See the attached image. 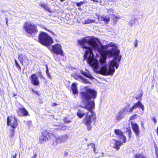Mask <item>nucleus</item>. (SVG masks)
Returning <instances> with one entry per match:
<instances>
[{"mask_svg":"<svg viewBox=\"0 0 158 158\" xmlns=\"http://www.w3.org/2000/svg\"><path fill=\"white\" fill-rule=\"evenodd\" d=\"M88 146L89 148H93V150L94 152L95 153V144L94 143H91L88 145Z\"/></svg>","mask_w":158,"mask_h":158,"instance_id":"obj_23","label":"nucleus"},{"mask_svg":"<svg viewBox=\"0 0 158 158\" xmlns=\"http://www.w3.org/2000/svg\"><path fill=\"white\" fill-rule=\"evenodd\" d=\"M52 136L55 139V141L57 144L64 142L69 137L68 134L57 135H54L53 133Z\"/></svg>","mask_w":158,"mask_h":158,"instance_id":"obj_7","label":"nucleus"},{"mask_svg":"<svg viewBox=\"0 0 158 158\" xmlns=\"http://www.w3.org/2000/svg\"><path fill=\"white\" fill-rule=\"evenodd\" d=\"M65 122H66V123H69V122H70V121L69 120H65Z\"/></svg>","mask_w":158,"mask_h":158,"instance_id":"obj_41","label":"nucleus"},{"mask_svg":"<svg viewBox=\"0 0 158 158\" xmlns=\"http://www.w3.org/2000/svg\"><path fill=\"white\" fill-rule=\"evenodd\" d=\"M7 120L8 126L10 125L13 129L15 128L18 126L17 119L15 116L8 117Z\"/></svg>","mask_w":158,"mask_h":158,"instance_id":"obj_6","label":"nucleus"},{"mask_svg":"<svg viewBox=\"0 0 158 158\" xmlns=\"http://www.w3.org/2000/svg\"><path fill=\"white\" fill-rule=\"evenodd\" d=\"M31 158H35V157H32Z\"/></svg>","mask_w":158,"mask_h":158,"instance_id":"obj_46","label":"nucleus"},{"mask_svg":"<svg viewBox=\"0 0 158 158\" xmlns=\"http://www.w3.org/2000/svg\"><path fill=\"white\" fill-rule=\"evenodd\" d=\"M45 30H48V31L50 32L51 33H52V35H54V36H56V35L55 34L54 32H53L52 31H50L49 30H48L47 28H45Z\"/></svg>","mask_w":158,"mask_h":158,"instance_id":"obj_32","label":"nucleus"},{"mask_svg":"<svg viewBox=\"0 0 158 158\" xmlns=\"http://www.w3.org/2000/svg\"><path fill=\"white\" fill-rule=\"evenodd\" d=\"M92 1H93L96 2H98V1L97 0H91Z\"/></svg>","mask_w":158,"mask_h":158,"instance_id":"obj_42","label":"nucleus"},{"mask_svg":"<svg viewBox=\"0 0 158 158\" xmlns=\"http://www.w3.org/2000/svg\"><path fill=\"white\" fill-rule=\"evenodd\" d=\"M137 118V114H134L132 115L130 118V120H133Z\"/></svg>","mask_w":158,"mask_h":158,"instance_id":"obj_30","label":"nucleus"},{"mask_svg":"<svg viewBox=\"0 0 158 158\" xmlns=\"http://www.w3.org/2000/svg\"><path fill=\"white\" fill-rule=\"evenodd\" d=\"M139 107L141 108L143 111L144 110V108L143 105L142 103L140 101H139L137 103H135L133 106L129 110H127V111L128 112H132L134 109Z\"/></svg>","mask_w":158,"mask_h":158,"instance_id":"obj_10","label":"nucleus"},{"mask_svg":"<svg viewBox=\"0 0 158 158\" xmlns=\"http://www.w3.org/2000/svg\"><path fill=\"white\" fill-rule=\"evenodd\" d=\"M39 76L41 78H42L43 79H44V77L43 76L42 74L41 73H40L39 74Z\"/></svg>","mask_w":158,"mask_h":158,"instance_id":"obj_37","label":"nucleus"},{"mask_svg":"<svg viewBox=\"0 0 158 158\" xmlns=\"http://www.w3.org/2000/svg\"><path fill=\"white\" fill-rule=\"evenodd\" d=\"M64 0H60V1H61V2H63V1H64Z\"/></svg>","mask_w":158,"mask_h":158,"instance_id":"obj_45","label":"nucleus"},{"mask_svg":"<svg viewBox=\"0 0 158 158\" xmlns=\"http://www.w3.org/2000/svg\"><path fill=\"white\" fill-rule=\"evenodd\" d=\"M152 120L154 122V123L155 124H156V123L157 122V121H156V118L155 117H153L152 118Z\"/></svg>","mask_w":158,"mask_h":158,"instance_id":"obj_33","label":"nucleus"},{"mask_svg":"<svg viewBox=\"0 0 158 158\" xmlns=\"http://www.w3.org/2000/svg\"><path fill=\"white\" fill-rule=\"evenodd\" d=\"M84 4V2H77L76 5L77 6H81Z\"/></svg>","mask_w":158,"mask_h":158,"instance_id":"obj_31","label":"nucleus"},{"mask_svg":"<svg viewBox=\"0 0 158 158\" xmlns=\"http://www.w3.org/2000/svg\"><path fill=\"white\" fill-rule=\"evenodd\" d=\"M114 132L115 134L118 136V139H120L123 143L126 142V138L123 134L121 130L120 129H115L114 130Z\"/></svg>","mask_w":158,"mask_h":158,"instance_id":"obj_9","label":"nucleus"},{"mask_svg":"<svg viewBox=\"0 0 158 158\" xmlns=\"http://www.w3.org/2000/svg\"><path fill=\"white\" fill-rule=\"evenodd\" d=\"M80 94L82 102L85 104L84 107L88 111L86 112L82 122L87 127V130L89 131L92 127L91 125L92 120L95 122L96 118V114L93 109L95 107L94 99L96 98L97 93L94 90L88 87H85L80 92Z\"/></svg>","mask_w":158,"mask_h":158,"instance_id":"obj_2","label":"nucleus"},{"mask_svg":"<svg viewBox=\"0 0 158 158\" xmlns=\"http://www.w3.org/2000/svg\"><path fill=\"white\" fill-rule=\"evenodd\" d=\"M17 154L15 153V155L13 156H12L11 158H16Z\"/></svg>","mask_w":158,"mask_h":158,"instance_id":"obj_35","label":"nucleus"},{"mask_svg":"<svg viewBox=\"0 0 158 158\" xmlns=\"http://www.w3.org/2000/svg\"><path fill=\"white\" fill-rule=\"evenodd\" d=\"M46 74L47 75V76L50 79H51L52 78V77H51V76L50 75V74L49 73L48 69V66L46 65Z\"/></svg>","mask_w":158,"mask_h":158,"instance_id":"obj_26","label":"nucleus"},{"mask_svg":"<svg viewBox=\"0 0 158 158\" xmlns=\"http://www.w3.org/2000/svg\"><path fill=\"white\" fill-rule=\"evenodd\" d=\"M52 51L55 53L63 56L64 53L61 45L56 44L52 46Z\"/></svg>","mask_w":158,"mask_h":158,"instance_id":"obj_8","label":"nucleus"},{"mask_svg":"<svg viewBox=\"0 0 158 158\" xmlns=\"http://www.w3.org/2000/svg\"><path fill=\"white\" fill-rule=\"evenodd\" d=\"M66 127L64 126H61L59 127L56 130H65Z\"/></svg>","mask_w":158,"mask_h":158,"instance_id":"obj_28","label":"nucleus"},{"mask_svg":"<svg viewBox=\"0 0 158 158\" xmlns=\"http://www.w3.org/2000/svg\"><path fill=\"white\" fill-rule=\"evenodd\" d=\"M17 112L18 115L19 116H30L28 111L24 107L19 108Z\"/></svg>","mask_w":158,"mask_h":158,"instance_id":"obj_11","label":"nucleus"},{"mask_svg":"<svg viewBox=\"0 0 158 158\" xmlns=\"http://www.w3.org/2000/svg\"><path fill=\"white\" fill-rule=\"evenodd\" d=\"M78 43L85 49L84 60L94 69L98 67V61L97 59L99 55L97 53L95 58L91 48L88 47L86 44L91 46L101 55L100 73L104 75H112L115 72L114 67L117 69L122 56L119 55L120 51L117 46L112 42L103 45L101 42L94 37H86L78 41Z\"/></svg>","mask_w":158,"mask_h":158,"instance_id":"obj_1","label":"nucleus"},{"mask_svg":"<svg viewBox=\"0 0 158 158\" xmlns=\"http://www.w3.org/2000/svg\"><path fill=\"white\" fill-rule=\"evenodd\" d=\"M39 40L40 43L46 46L50 45L53 42L52 37L44 32H41L39 35Z\"/></svg>","mask_w":158,"mask_h":158,"instance_id":"obj_3","label":"nucleus"},{"mask_svg":"<svg viewBox=\"0 0 158 158\" xmlns=\"http://www.w3.org/2000/svg\"><path fill=\"white\" fill-rule=\"evenodd\" d=\"M128 133H129V138H130L131 137V130H129Z\"/></svg>","mask_w":158,"mask_h":158,"instance_id":"obj_36","label":"nucleus"},{"mask_svg":"<svg viewBox=\"0 0 158 158\" xmlns=\"http://www.w3.org/2000/svg\"><path fill=\"white\" fill-rule=\"evenodd\" d=\"M86 114V112L84 110H79L77 113V115L80 118H82Z\"/></svg>","mask_w":158,"mask_h":158,"instance_id":"obj_20","label":"nucleus"},{"mask_svg":"<svg viewBox=\"0 0 158 158\" xmlns=\"http://www.w3.org/2000/svg\"><path fill=\"white\" fill-rule=\"evenodd\" d=\"M32 91H33V92H35V91H34V90L33 89H32Z\"/></svg>","mask_w":158,"mask_h":158,"instance_id":"obj_47","label":"nucleus"},{"mask_svg":"<svg viewBox=\"0 0 158 158\" xmlns=\"http://www.w3.org/2000/svg\"><path fill=\"white\" fill-rule=\"evenodd\" d=\"M102 156L103 157V156H104V153H103V152H102Z\"/></svg>","mask_w":158,"mask_h":158,"instance_id":"obj_43","label":"nucleus"},{"mask_svg":"<svg viewBox=\"0 0 158 158\" xmlns=\"http://www.w3.org/2000/svg\"><path fill=\"white\" fill-rule=\"evenodd\" d=\"M95 20H91L89 18L85 19L82 23L84 24H88L95 23Z\"/></svg>","mask_w":158,"mask_h":158,"instance_id":"obj_21","label":"nucleus"},{"mask_svg":"<svg viewBox=\"0 0 158 158\" xmlns=\"http://www.w3.org/2000/svg\"><path fill=\"white\" fill-rule=\"evenodd\" d=\"M101 21H103L106 23H107L110 20V17L109 16L106 15H102L101 17Z\"/></svg>","mask_w":158,"mask_h":158,"instance_id":"obj_19","label":"nucleus"},{"mask_svg":"<svg viewBox=\"0 0 158 158\" xmlns=\"http://www.w3.org/2000/svg\"><path fill=\"white\" fill-rule=\"evenodd\" d=\"M115 18H116V19H119V18H118V17H117V16H116V17H115Z\"/></svg>","mask_w":158,"mask_h":158,"instance_id":"obj_44","label":"nucleus"},{"mask_svg":"<svg viewBox=\"0 0 158 158\" xmlns=\"http://www.w3.org/2000/svg\"><path fill=\"white\" fill-rule=\"evenodd\" d=\"M112 143L114 144L113 148L116 149L117 150H118L120 146L123 145L121 142L117 140L113 139Z\"/></svg>","mask_w":158,"mask_h":158,"instance_id":"obj_15","label":"nucleus"},{"mask_svg":"<svg viewBox=\"0 0 158 158\" xmlns=\"http://www.w3.org/2000/svg\"><path fill=\"white\" fill-rule=\"evenodd\" d=\"M126 108L125 107L123 108L121 111L119 112L118 114L116 117V119L117 120H119L122 119L123 118L125 115V114L124 112L126 111Z\"/></svg>","mask_w":158,"mask_h":158,"instance_id":"obj_14","label":"nucleus"},{"mask_svg":"<svg viewBox=\"0 0 158 158\" xmlns=\"http://www.w3.org/2000/svg\"><path fill=\"white\" fill-rule=\"evenodd\" d=\"M86 72H84L82 70L81 71V73L82 75L85 76L91 79L94 78V77L91 74H90L89 72H88V71L87 70V69H86Z\"/></svg>","mask_w":158,"mask_h":158,"instance_id":"obj_17","label":"nucleus"},{"mask_svg":"<svg viewBox=\"0 0 158 158\" xmlns=\"http://www.w3.org/2000/svg\"><path fill=\"white\" fill-rule=\"evenodd\" d=\"M134 158H145V157L142 154H136L135 155Z\"/></svg>","mask_w":158,"mask_h":158,"instance_id":"obj_25","label":"nucleus"},{"mask_svg":"<svg viewBox=\"0 0 158 158\" xmlns=\"http://www.w3.org/2000/svg\"><path fill=\"white\" fill-rule=\"evenodd\" d=\"M53 130L52 129L48 128L46 130L44 131L41 134V135L40 136L39 140L41 143H44L45 141H47L48 140V138L47 137V135L49 136H51L53 134Z\"/></svg>","mask_w":158,"mask_h":158,"instance_id":"obj_5","label":"nucleus"},{"mask_svg":"<svg viewBox=\"0 0 158 158\" xmlns=\"http://www.w3.org/2000/svg\"><path fill=\"white\" fill-rule=\"evenodd\" d=\"M136 41H137V40H136ZM138 45V43L137 42H135V47H137Z\"/></svg>","mask_w":158,"mask_h":158,"instance_id":"obj_39","label":"nucleus"},{"mask_svg":"<svg viewBox=\"0 0 158 158\" xmlns=\"http://www.w3.org/2000/svg\"><path fill=\"white\" fill-rule=\"evenodd\" d=\"M5 19L6 20V24L7 25V26H8V19L6 18Z\"/></svg>","mask_w":158,"mask_h":158,"instance_id":"obj_38","label":"nucleus"},{"mask_svg":"<svg viewBox=\"0 0 158 158\" xmlns=\"http://www.w3.org/2000/svg\"><path fill=\"white\" fill-rule=\"evenodd\" d=\"M77 84L76 83H73L71 86V89L73 94L77 95L78 93V91L77 87Z\"/></svg>","mask_w":158,"mask_h":158,"instance_id":"obj_16","label":"nucleus"},{"mask_svg":"<svg viewBox=\"0 0 158 158\" xmlns=\"http://www.w3.org/2000/svg\"><path fill=\"white\" fill-rule=\"evenodd\" d=\"M131 124L132 129L136 136H138L140 132L139 129V126L137 123H131Z\"/></svg>","mask_w":158,"mask_h":158,"instance_id":"obj_12","label":"nucleus"},{"mask_svg":"<svg viewBox=\"0 0 158 158\" xmlns=\"http://www.w3.org/2000/svg\"><path fill=\"white\" fill-rule=\"evenodd\" d=\"M30 80L31 83L34 85H39V81L36 74H32L31 76Z\"/></svg>","mask_w":158,"mask_h":158,"instance_id":"obj_13","label":"nucleus"},{"mask_svg":"<svg viewBox=\"0 0 158 158\" xmlns=\"http://www.w3.org/2000/svg\"><path fill=\"white\" fill-rule=\"evenodd\" d=\"M15 64H16V67H17V68H18V69H19L20 71L21 70V67L20 66V65H19V64L18 63L17 61L15 60Z\"/></svg>","mask_w":158,"mask_h":158,"instance_id":"obj_29","label":"nucleus"},{"mask_svg":"<svg viewBox=\"0 0 158 158\" xmlns=\"http://www.w3.org/2000/svg\"><path fill=\"white\" fill-rule=\"evenodd\" d=\"M15 134V130L14 129H11L10 130L9 136L10 138L13 137Z\"/></svg>","mask_w":158,"mask_h":158,"instance_id":"obj_24","label":"nucleus"},{"mask_svg":"<svg viewBox=\"0 0 158 158\" xmlns=\"http://www.w3.org/2000/svg\"><path fill=\"white\" fill-rule=\"evenodd\" d=\"M78 77L79 79H81L82 81L85 83H88L87 80L85 79L83 77L80 75H78Z\"/></svg>","mask_w":158,"mask_h":158,"instance_id":"obj_22","label":"nucleus"},{"mask_svg":"<svg viewBox=\"0 0 158 158\" xmlns=\"http://www.w3.org/2000/svg\"><path fill=\"white\" fill-rule=\"evenodd\" d=\"M23 56L22 54H20L19 55V59L20 62V63L23 64Z\"/></svg>","mask_w":158,"mask_h":158,"instance_id":"obj_27","label":"nucleus"},{"mask_svg":"<svg viewBox=\"0 0 158 158\" xmlns=\"http://www.w3.org/2000/svg\"><path fill=\"white\" fill-rule=\"evenodd\" d=\"M23 27L25 31L30 35L36 33L38 31L37 27L30 23L25 22Z\"/></svg>","mask_w":158,"mask_h":158,"instance_id":"obj_4","label":"nucleus"},{"mask_svg":"<svg viewBox=\"0 0 158 158\" xmlns=\"http://www.w3.org/2000/svg\"><path fill=\"white\" fill-rule=\"evenodd\" d=\"M52 1H53V0H52Z\"/></svg>","mask_w":158,"mask_h":158,"instance_id":"obj_48","label":"nucleus"},{"mask_svg":"<svg viewBox=\"0 0 158 158\" xmlns=\"http://www.w3.org/2000/svg\"><path fill=\"white\" fill-rule=\"evenodd\" d=\"M40 6L49 12H51V10L47 4H45L43 2L40 3Z\"/></svg>","mask_w":158,"mask_h":158,"instance_id":"obj_18","label":"nucleus"},{"mask_svg":"<svg viewBox=\"0 0 158 158\" xmlns=\"http://www.w3.org/2000/svg\"><path fill=\"white\" fill-rule=\"evenodd\" d=\"M113 10L112 9H110V10H108V13H109L110 11H112Z\"/></svg>","mask_w":158,"mask_h":158,"instance_id":"obj_40","label":"nucleus"},{"mask_svg":"<svg viewBox=\"0 0 158 158\" xmlns=\"http://www.w3.org/2000/svg\"><path fill=\"white\" fill-rule=\"evenodd\" d=\"M155 150H156V157H157V158H158V150L157 149H156Z\"/></svg>","mask_w":158,"mask_h":158,"instance_id":"obj_34","label":"nucleus"}]
</instances>
